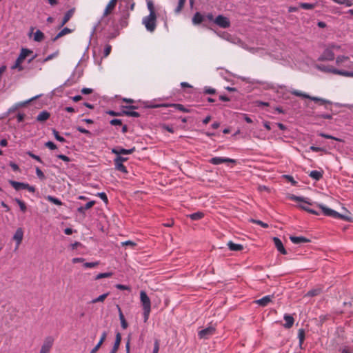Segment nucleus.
Returning <instances> with one entry per match:
<instances>
[{"instance_id": "obj_1", "label": "nucleus", "mask_w": 353, "mask_h": 353, "mask_svg": "<svg viewBox=\"0 0 353 353\" xmlns=\"http://www.w3.org/2000/svg\"><path fill=\"white\" fill-rule=\"evenodd\" d=\"M146 2L150 14L142 19V24L147 31L153 32L157 27V14L152 0H146Z\"/></svg>"}, {"instance_id": "obj_2", "label": "nucleus", "mask_w": 353, "mask_h": 353, "mask_svg": "<svg viewBox=\"0 0 353 353\" xmlns=\"http://www.w3.org/2000/svg\"><path fill=\"white\" fill-rule=\"evenodd\" d=\"M316 68L323 72H330L344 77H353V71H348L345 69H336L333 66L325 65L323 64L317 65Z\"/></svg>"}, {"instance_id": "obj_3", "label": "nucleus", "mask_w": 353, "mask_h": 353, "mask_svg": "<svg viewBox=\"0 0 353 353\" xmlns=\"http://www.w3.org/2000/svg\"><path fill=\"white\" fill-rule=\"evenodd\" d=\"M290 199L292 200V201H298V202H301L302 203H301L299 207L305 211H307V212L309 213H311L312 214H316V215H319V212L310 208L309 207V205H312V203H311L310 202H309L307 200H306V199L303 198V197H301V196H295V195H290Z\"/></svg>"}, {"instance_id": "obj_4", "label": "nucleus", "mask_w": 353, "mask_h": 353, "mask_svg": "<svg viewBox=\"0 0 353 353\" xmlns=\"http://www.w3.org/2000/svg\"><path fill=\"white\" fill-rule=\"evenodd\" d=\"M336 69H345L348 71L353 68V62L347 56H339L336 59Z\"/></svg>"}, {"instance_id": "obj_5", "label": "nucleus", "mask_w": 353, "mask_h": 353, "mask_svg": "<svg viewBox=\"0 0 353 353\" xmlns=\"http://www.w3.org/2000/svg\"><path fill=\"white\" fill-rule=\"evenodd\" d=\"M316 206H318L320 209H321L324 215L327 216H331L335 219H341L343 220H347L348 218L344 215H342L337 212L336 211L332 210L329 208H327L323 204L316 203Z\"/></svg>"}, {"instance_id": "obj_6", "label": "nucleus", "mask_w": 353, "mask_h": 353, "mask_svg": "<svg viewBox=\"0 0 353 353\" xmlns=\"http://www.w3.org/2000/svg\"><path fill=\"white\" fill-rule=\"evenodd\" d=\"M214 23L222 28H227L230 26V19L221 14L218 15L214 20Z\"/></svg>"}, {"instance_id": "obj_7", "label": "nucleus", "mask_w": 353, "mask_h": 353, "mask_svg": "<svg viewBox=\"0 0 353 353\" xmlns=\"http://www.w3.org/2000/svg\"><path fill=\"white\" fill-rule=\"evenodd\" d=\"M54 343V339L52 336L46 337L41 345L39 353H50Z\"/></svg>"}, {"instance_id": "obj_8", "label": "nucleus", "mask_w": 353, "mask_h": 353, "mask_svg": "<svg viewBox=\"0 0 353 353\" xmlns=\"http://www.w3.org/2000/svg\"><path fill=\"white\" fill-rule=\"evenodd\" d=\"M23 238V230L21 228H19L15 231L14 235H13V240L16 242V246L15 250L18 249L20 244L22 242Z\"/></svg>"}, {"instance_id": "obj_9", "label": "nucleus", "mask_w": 353, "mask_h": 353, "mask_svg": "<svg viewBox=\"0 0 353 353\" xmlns=\"http://www.w3.org/2000/svg\"><path fill=\"white\" fill-rule=\"evenodd\" d=\"M140 300L143 306V309L151 308L150 299L143 290L140 292Z\"/></svg>"}, {"instance_id": "obj_10", "label": "nucleus", "mask_w": 353, "mask_h": 353, "mask_svg": "<svg viewBox=\"0 0 353 353\" xmlns=\"http://www.w3.org/2000/svg\"><path fill=\"white\" fill-rule=\"evenodd\" d=\"M209 162L213 165H219L223 163H234L235 160L230 158L216 157L212 158Z\"/></svg>"}, {"instance_id": "obj_11", "label": "nucleus", "mask_w": 353, "mask_h": 353, "mask_svg": "<svg viewBox=\"0 0 353 353\" xmlns=\"http://www.w3.org/2000/svg\"><path fill=\"white\" fill-rule=\"evenodd\" d=\"M215 332V328L212 326H210L205 329L201 330L199 332V336L201 339H208L209 336L214 334Z\"/></svg>"}, {"instance_id": "obj_12", "label": "nucleus", "mask_w": 353, "mask_h": 353, "mask_svg": "<svg viewBox=\"0 0 353 353\" xmlns=\"http://www.w3.org/2000/svg\"><path fill=\"white\" fill-rule=\"evenodd\" d=\"M334 59V54L330 49H325L319 59L321 61H332Z\"/></svg>"}, {"instance_id": "obj_13", "label": "nucleus", "mask_w": 353, "mask_h": 353, "mask_svg": "<svg viewBox=\"0 0 353 353\" xmlns=\"http://www.w3.org/2000/svg\"><path fill=\"white\" fill-rule=\"evenodd\" d=\"M34 28H31L29 36L33 34V40L37 42H41L44 39V34L39 30L33 33Z\"/></svg>"}, {"instance_id": "obj_14", "label": "nucleus", "mask_w": 353, "mask_h": 353, "mask_svg": "<svg viewBox=\"0 0 353 353\" xmlns=\"http://www.w3.org/2000/svg\"><path fill=\"white\" fill-rule=\"evenodd\" d=\"M135 150V148H132L131 149H123V148H113L112 150V152L113 154H115L117 155H121V154H132L134 151Z\"/></svg>"}, {"instance_id": "obj_15", "label": "nucleus", "mask_w": 353, "mask_h": 353, "mask_svg": "<svg viewBox=\"0 0 353 353\" xmlns=\"http://www.w3.org/2000/svg\"><path fill=\"white\" fill-rule=\"evenodd\" d=\"M35 97H33L29 100H27V101H22V102H19V103H17L15 104H14L10 109H9V112H12L15 110H17V109L20 108H22V107H24L26 106V105H28L30 101H32Z\"/></svg>"}, {"instance_id": "obj_16", "label": "nucleus", "mask_w": 353, "mask_h": 353, "mask_svg": "<svg viewBox=\"0 0 353 353\" xmlns=\"http://www.w3.org/2000/svg\"><path fill=\"white\" fill-rule=\"evenodd\" d=\"M273 241H274L275 247L276 248L278 251L280 252L283 254H285L287 252H286V250H285L281 241L277 237H274Z\"/></svg>"}, {"instance_id": "obj_17", "label": "nucleus", "mask_w": 353, "mask_h": 353, "mask_svg": "<svg viewBox=\"0 0 353 353\" xmlns=\"http://www.w3.org/2000/svg\"><path fill=\"white\" fill-rule=\"evenodd\" d=\"M283 319H284V320L285 321V323L283 325V326L285 328H290L293 325L294 322L293 316L290 315V314H285L284 316H283Z\"/></svg>"}, {"instance_id": "obj_18", "label": "nucleus", "mask_w": 353, "mask_h": 353, "mask_svg": "<svg viewBox=\"0 0 353 353\" xmlns=\"http://www.w3.org/2000/svg\"><path fill=\"white\" fill-rule=\"evenodd\" d=\"M272 296H265L263 298L256 301V303L261 306H266L272 301Z\"/></svg>"}, {"instance_id": "obj_19", "label": "nucleus", "mask_w": 353, "mask_h": 353, "mask_svg": "<svg viewBox=\"0 0 353 353\" xmlns=\"http://www.w3.org/2000/svg\"><path fill=\"white\" fill-rule=\"evenodd\" d=\"M218 36L223 38V39H225L230 42L236 43L237 41H239V40L236 38H233L230 34H229L227 32H223V33H217Z\"/></svg>"}, {"instance_id": "obj_20", "label": "nucleus", "mask_w": 353, "mask_h": 353, "mask_svg": "<svg viewBox=\"0 0 353 353\" xmlns=\"http://www.w3.org/2000/svg\"><path fill=\"white\" fill-rule=\"evenodd\" d=\"M204 19V17L199 12H196L192 17V23L194 25L200 24Z\"/></svg>"}, {"instance_id": "obj_21", "label": "nucleus", "mask_w": 353, "mask_h": 353, "mask_svg": "<svg viewBox=\"0 0 353 353\" xmlns=\"http://www.w3.org/2000/svg\"><path fill=\"white\" fill-rule=\"evenodd\" d=\"M50 117V113L46 110L41 112L37 117V121L43 122Z\"/></svg>"}, {"instance_id": "obj_22", "label": "nucleus", "mask_w": 353, "mask_h": 353, "mask_svg": "<svg viewBox=\"0 0 353 353\" xmlns=\"http://www.w3.org/2000/svg\"><path fill=\"white\" fill-rule=\"evenodd\" d=\"M9 183L16 190H19L21 189H25L26 184H27L25 183L17 182V181H12V180L10 181Z\"/></svg>"}, {"instance_id": "obj_23", "label": "nucleus", "mask_w": 353, "mask_h": 353, "mask_svg": "<svg viewBox=\"0 0 353 353\" xmlns=\"http://www.w3.org/2000/svg\"><path fill=\"white\" fill-rule=\"evenodd\" d=\"M72 30L68 28H64L63 29H62L53 39H52V41H57L59 38L64 36V35H66L68 34H70L72 32Z\"/></svg>"}, {"instance_id": "obj_24", "label": "nucleus", "mask_w": 353, "mask_h": 353, "mask_svg": "<svg viewBox=\"0 0 353 353\" xmlns=\"http://www.w3.org/2000/svg\"><path fill=\"white\" fill-rule=\"evenodd\" d=\"M108 295H109V292L101 294L99 296L92 299L90 301V303L94 304L97 303H103L105 301V299L108 297Z\"/></svg>"}, {"instance_id": "obj_25", "label": "nucleus", "mask_w": 353, "mask_h": 353, "mask_svg": "<svg viewBox=\"0 0 353 353\" xmlns=\"http://www.w3.org/2000/svg\"><path fill=\"white\" fill-rule=\"evenodd\" d=\"M23 60L20 59L19 57L17 59L14 64L11 67L12 70H17L18 71H22L23 70V67L22 66V63Z\"/></svg>"}, {"instance_id": "obj_26", "label": "nucleus", "mask_w": 353, "mask_h": 353, "mask_svg": "<svg viewBox=\"0 0 353 353\" xmlns=\"http://www.w3.org/2000/svg\"><path fill=\"white\" fill-rule=\"evenodd\" d=\"M106 332H104L101 336V339L99 340V341L98 342V343H97V345H95V347L91 350L92 353H96L97 352V350L99 349V347H101V345H102V343H103V341H105V339H106Z\"/></svg>"}, {"instance_id": "obj_27", "label": "nucleus", "mask_w": 353, "mask_h": 353, "mask_svg": "<svg viewBox=\"0 0 353 353\" xmlns=\"http://www.w3.org/2000/svg\"><path fill=\"white\" fill-rule=\"evenodd\" d=\"M290 240L295 244L308 242L309 240L303 236H290Z\"/></svg>"}, {"instance_id": "obj_28", "label": "nucleus", "mask_w": 353, "mask_h": 353, "mask_svg": "<svg viewBox=\"0 0 353 353\" xmlns=\"http://www.w3.org/2000/svg\"><path fill=\"white\" fill-rule=\"evenodd\" d=\"M309 176L313 179L319 181L323 177V172L312 170L310 172Z\"/></svg>"}, {"instance_id": "obj_29", "label": "nucleus", "mask_w": 353, "mask_h": 353, "mask_svg": "<svg viewBox=\"0 0 353 353\" xmlns=\"http://www.w3.org/2000/svg\"><path fill=\"white\" fill-rule=\"evenodd\" d=\"M95 204L94 201L88 202L84 206L79 207L77 210L80 213H84L85 210L91 208Z\"/></svg>"}, {"instance_id": "obj_30", "label": "nucleus", "mask_w": 353, "mask_h": 353, "mask_svg": "<svg viewBox=\"0 0 353 353\" xmlns=\"http://www.w3.org/2000/svg\"><path fill=\"white\" fill-rule=\"evenodd\" d=\"M228 246L230 250L232 251H240L243 250V245L241 244L234 243L232 241H229Z\"/></svg>"}, {"instance_id": "obj_31", "label": "nucleus", "mask_w": 353, "mask_h": 353, "mask_svg": "<svg viewBox=\"0 0 353 353\" xmlns=\"http://www.w3.org/2000/svg\"><path fill=\"white\" fill-rule=\"evenodd\" d=\"M115 6L116 3L110 0L103 12V16H107L109 13H110L111 11L114 8Z\"/></svg>"}, {"instance_id": "obj_32", "label": "nucleus", "mask_w": 353, "mask_h": 353, "mask_svg": "<svg viewBox=\"0 0 353 353\" xmlns=\"http://www.w3.org/2000/svg\"><path fill=\"white\" fill-rule=\"evenodd\" d=\"M118 310H119V319L121 321V325L123 329H126L128 327V323L125 319V317L121 312V308L119 306H118Z\"/></svg>"}, {"instance_id": "obj_33", "label": "nucleus", "mask_w": 353, "mask_h": 353, "mask_svg": "<svg viewBox=\"0 0 353 353\" xmlns=\"http://www.w3.org/2000/svg\"><path fill=\"white\" fill-rule=\"evenodd\" d=\"M145 107H148L150 108H160V107H169V105L168 103L157 104L153 101H149V102H147V104H145Z\"/></svg>"}, {"instance_id": "obj_34", "label": "nucleus", "mask_w": 353, "mask_h": 353, "mask_svg": "<svg viewBox=\"0 0 353 353\" xmlns=\"http://www.w3.org/2000/svg\"><path fill=\"white\" fill-rule=\"evenodd\" d=\"M72 14H73L72 10H69L65 13V14L63 19V21L60 25V27L63 26L70 20V19L72 16Z\"/></svg>"}, {"instance_id": "obj_35", "label": "nucleus", "mask_w": 353, "mask_h": 353, "mask_svg": "<svg viewBox=\"0 0 353 353\" xmlns=\"http://www.w3.org/2000/svg\"><path fill=\"white\" fill-rule=\"evenodd\" d=\"M115 168L117 170L123 172V173H127V169L125 166L123 164V163L114 161Z\"/></svg>"}, {"instance_id": "obj_36", "label": "nucleus", "mask_w": 353, "mask_h": 353, "mask_svg": "<svg viewBox=\"0 0 353 353\" xmlns=\"http://www.w3.org/2000/svg\"><path fill=\"white\" fill-rule=\"evenodd\" d=\"M204 216V214L201 212H197L189 215V217L194 221L199 220L202 219Z\"/></svg>"}, {"instance_id": "obj_37", "label": "nucleus", "mask_w": 353, "mask_h": 353, "mask_svg": "<svg viewBox=\"0 0 353 353\" xmlns=\"http://www.w3.org/2000/svg\"><path fill=\"white\" fill-rule=\"evenodd\" d=\"M14 201L19 205V208L21 212H26L27 207H26V203L23 201L20 200L19 199L16 198V199H14Z\"/></svg>"}, {"instance_id": "obj_38", "label": "nucleus", "mask_w": 353, "mask_h": 353, "mask_svg": "<svg viewBox=\"0 0 353 353\" xmlns=\"http://www.w3.org/2000/svg\"><path fill=\"white\" fill-rule=\"evenodd\" d=\"M46 199L55 205H62V202L61 201V200H59V199L55 198L52 196H50V195L47 196Z\"/></svg>"}, {"instance_id": "obj_39", "label": "nucleus", "mask_w": 353, "mask_h": 353, "mask_svg": "<svg viewBox=\"0 0 353 353\" xmlns=\"http://www.w3.org/2000/svg\"><path fill=\"white\" fill-rule=\"evenodd\" d=\"M185 1H186V0H179L178 5L174 10V12L176 14H179L181 12V10L185 5Z\"/></svg>"}, {"instance_id": "obj_40", "label": "nucleus", "mask_w": 353, "mask_h": 353, "mask_svg": "<svg viewBox=\"0 0 353 353\" xmlns=\"http://www.w3.org/2000/svg\"><path fill=\"white\" fill-rule=\"evenodd\" d=\"M168 105H169V107H171V106L174 107L176 110H178L181 112H189V110L181 104L172 103V104H168Z\"/></svg>"}, {"instance_id": "obj_41", "label": "nucleus", "mask_w": 353, "mask_h": 353, "mask_svg": "<svg viewBox=\"0 0 353 353\" xmlns=\"http://www.w3.org/2000/svg\"><path fill=\"white\" fill-rule=\"evenodd\" d=\"M332 1L336 3L345 5L346 7H350L353 5V2L351 0H332Z\"/></svg>"}, {"instance_id": "obj_42", "label": "nucleus", "mask_w": 353, "mask_h": 353, "mask_svg": "<svg viewBox=\"0 0 353 353\" xmlns=\"http://www.w3.org/2000/svg\"><path fill=\"white\" fill-rule=\"evenodd\" d=\"M300 7L305 10H312L315 8L316 4L310 3H300Z\"/></svg>"}, {"instance_id": "obj_43", "label": "nucleus", "mask_w": 353, "mask_h": 353, "mask_svg": "<svg viewBox=\"0 0 353 353\" xmlns=\"http://www.w3.org/2000/svg\"><path fill=\"white\" fill-rule=\"evenodd\" d=\"M113 275L112 272H104V273H99L95 276V280H99L103 278H108Z\"/></svg>"}, {"instance_id": "obj_44", "label": "nucleus", "mask_w": 353, "mask_h": 353, "mask_svg": "<svg viewBox=\"0 0 353 353\" xmlns=\"http://www.w3.org/2000/svg\"><path fill=\"white\" fill-rule=\"evenodd\" d=\"M31 52L32 51L28 49H22L19 57L24 61Z\"/></svg>"}, {"instance_id": "obj_45", "label": "nucleus", "mask_w": 353, "mask_h": 353, "mask_svg": "<svg viewBox=\"0 0 353 353\" xmlns=\"http://www.w3.org/2000/svg\"><path fill=\"white\" fill-rule=\"evenodd\" d=\"M315 102H319L320 104L321 105H324V104H326V103H330V101L325 100V99H321V98H318V97H310L308 98Z\"/></svg>"}, {"instance_id": "obj_46", "label": "nucleus", "mask_w": 353, "mask_h": 353, "mask_svg": "<svg viewBox=\"0 0 353 353\" xmlns=\"http://www.w3.org/2000/svg\"><path fill=\"white\" fill-rule=\"evenodd\" d=\"M52 133L57 141L63 143L65 142V139L63 137L60 136L55 129L52 130Z\"/></svg>"}, {"instance_id": "obj_47", "label": "nucleus", "mask_w": 353, "mask_h": 353, "mask_svg": "<svg viewBox=\"0 0 353 353\" xmlns=\"http://www.w3.org/2000/svg\"><path fill=\"white\" fill-rule=\"evenodd\" d=\"M121 341V335L119 332H118L116 334L115 341H114L113 346L116 347L117 348L119 349Z\"/></svg>"}, {"instance_id": "obj_48", "label": "nucleus", "mask_w": 353, "mask_h": 353, "mask_svg": "<svg viewBox=\"0 0 353 353\" xmlns=\"http://www.w3.org/2000/svg\"><path fill=\"white\" fill-rule=\"evenodd\" d=\"M59 50H57L56 52H54V53L52 54H49L48 56H47L43 61V62H46V61H48L55 57H57L58 55H59Z\"/></svg>"}, {"instance_id": "obj_49", "label": "nucleus", "mask_w": 353, "mask_h": 353, "mask_svg": "<svg viewBox=\"0 0 353 353\" xmlns=\"http://www.w3.org/2000/svg\"><path fill=\"white\" fill-rule=\"evenodd\" d=\"M292 94L296 95V96H298V97H303V98H309L310 96L307 94H305V93H303L301 91H299V90H292L291 92Z\"/></svg>"}, {"instance_id": "obj_50", "label": "nucleus", "mask_w": 353, "mask_h": 353, "mask_svg": "<svg viewBox=\"0 0 353 353\" xmlns=\"http://www.w3.org/2000/svg\"><path fill=\"white\" fill-rule=\"evenodd\" d=\"M298 338L299 339V343H300V345H301L305 339V332L303 329H301L299 330Z\"/></svg>"}, {"instance_id": "obj_51", "label": "nucleus", "mask_w": 353, "mask_h": 353, "mask_svg": "<svg viewBox=\"0 0 353 353\" xmlns=\"http://www.w3.org/2000/svg\"><path fill=\"white\" fill-rule=\"evenodd\" d=\"M99 264V261H96V262H87V263H85L83 264V266L85 268H94V267L97 266Z\"/></svg>"}, {"instance_id": "obj_52", "label": "nucleus", "mask_w": 353, "mask_h": 353, "mask_svg": "<svg viewBox=\"0 0 353 353\" xmlns=\"http://www.w3.org/2000/svg\"><path fill=\"white\" fill-rule=\"evenodd\" d=\"M97 196H99L101 200H103L105 203L108 204V199L105 192H99L97 194Z\"/></svg>"}, {"instance_id": "obj_53", "label": "nucleus", "mask_w": 353, "mask_h": 353, "mask_svg": "<svg viewBox=\"0 0 353 353\" xmlns=\"http://www.w3.org/2000/svg\"><path fill=\"white\" fill-rule=\"evenodd\" d=\"M143 310L144 321L146 322L149 318L151 308H146V309H143Z\"/></svg>"}, {"instance_id": "obj_54", "label": "nucleus", "mask_w": 353, "mask_h": 353, "mask_svg": "<svg viewBox=\"0 0 353 353\" xmlns=\"http://www.w3.org/2000/svg\"><path fill=\"white\" fill-rule=\"evenodd\" d=\"M45 145L50 150H55L57 148V145L52 141H48L45 143Z\"/></svg>"}, {"instance_id": "obj_55", "label": "nucleus", "mask_w": 353, "mask_h": 353, "mask_svg": "<svg viewBox=\"0 0 353 353\" xmlns=\"http://www.w3.org/2000/svg\"><path fill=\"white\" fill-rule=\"evenodd\" d=\"M111 49H112V48H111V46H110V45H106L105 46L104 51H103L105 57H108L110 54V53L111 52Z\"/></svg>"}, {"instance_id": "obj_56", "label": "nucleus", "mask_w": 353, "mask_h": 353, "mask_svg": "<svg viewBox=\"0 0 353 353\" xmlns=\"http://www.w3.org/2000/svg\"><path fill=\"white\" fill-rule=\"evenodd\" d=\"M125 115L134 117H139V113L135 111H125Z\"/></svg>"}, {"instance_id": "obj_57", "label": "nucleus", "mask_w": 353, "mask_h": 353, "mask_svg": "<svg viewBox=\"0 0 353 353\" xmlns=\"http://www.w3.org/2000/svg\"><path fill=\"white\" fill-rule=\"evenodd\" d=\"M36 174L40 179L45 178L43 172L39 168H36Z\"/></svg>"}, {"instance_id": "obj_58", "label": "nucleus", "mask_w": 353, "mask_h": 353, "mask_svg": "<svg viewBox=\"0 0 353 353\" xmlns=\"http://www.w3.org/2000/svg\"><path fill=\"white\" fill-rule=\"evenodd\" d=\"M319 293V290H317V289L312 290H310V291L306 294V296H314L317 295Z\"/></svg>"}, {"instance_id": "obj_59", "label": "nucleus", "mask_w": 353, "mask_h": 353, "mask_svg": "<svg viewBox=\"0 0 353 353\" xmlns=\"http://www.w3.org/2000/svg\"><path fill=\"white\" fill-rule=\"evenodd\" d=\"M27 154H28L30 157H32V159H35L36 161H39V162H40V163H42L41 159L39 156H37V155H36V154H33V153H32V152H27Z\"/></svg>"}, {"instance_id": "obj_60", "label": "nucleus", "mask_w": 353, "mask_h": 353, "mask_svg": "<svg viewBox=\"0 0 353 353\" xmlns=\"http://www.w3.org/2000/svg\"><path fill=\"white\" fill-rule=\"evenodd\" d=\"M159 350V343L158 340H155L152 353H158Z\"/></svg>"}, {"instance_id": "obj_61", "label": "nucleus", "mask_w": 353, "mask_h": 353, "mask_svg": "<svg viewBox=\"0 0 353 353\" xmlns=\"http://www.w3.org/2000/svg\"><path fill=\"white\" fill-rule=\"evenodd\" d=\"M57 157L65 162H69L70 161V158L64 154H58Z\"/></svg>"}, {"instance_id": "obj_62", "label": "nucleus", "mask_w": 353, "mask_h": 353, "mask_svg": "<svg viewBox=\"0 0 353 353\" xmlns=\"http://www.w3.org/2000/svg\"><path fill=\"white\" fill-rule=\"evenodd\" d=\"M127 160H128V158L123 157L121 155L120 156L117 155V157L114 159V161H117V162H120V163H123L124 161H125Z\"/></svg>"}, {"instance_id": "obj_63", "label": "nucleus", "mask_w": 353, "mask_h": 353, "mask_svg": "<svg viewBox=\"0 0 353 353\" xmlns=\"http://www.w3.org/2000/svg\"><path fill=\"white\" fill-rule=\"evenodd\" d=\"M121 245L123 246L130 245L132 247H134L136 245V243H134V241H126L121 242Z\"/></svg>"}, {"instance_id": "obj_64", "label": "nucleus", "mask_w": 353, "mask_h": 353, "mask_svg": "<svg viewBox=\"0 0 353 353\" xmlns=\"http://www.w3.org/2000/svg\"><path fill=\"white\" fill-rule=\"evenodd\" d=\"M110 123L112 125H121V121L120 119H112L110 121Z\"/></svg>"}]
</instances>
